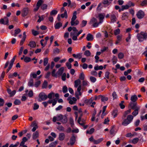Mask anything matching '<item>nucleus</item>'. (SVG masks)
<instances>
[{"mask_svg":"<svg viewBox=\"0 0 147 147\" xmlns=\"http://www.w3.org/2000/svg\"><path fill=\"white\" fill-rule=\"evenodd\" d=\"M9 22L8 18L6 17L0 20V24L4 25H8Z\"/></svg>","mask_w":147,"mask_h":147,"instance_id":"obj_9","label":"nucleus"},{"mask_svg":"<svg viewBox=\"0 0 147 147\" xmlns=\"http://www.w3.org/2000/svg\"><path fill=\"white\" fill-rule=\"evenodd\" d=\"M130 105L131 108L133 109H136L137 107H140L137 105V103L136 102H131Z\"/></svg>","mask_w":147,"mask_h":147,"instance_id":"obj_17","label":"nucleus"},{"mask_svg":"<svg viewBox=\"0 0 147 147\" xmlns=\"http://www.w3.org/2000/svg\"><path fill=\"white\" fill-rule=\"evenodd\" d=\"M8 93L10 95V96L11 97L13 96L16 93V91L13 90L12 91H11V90L9 88H8L7 89Z\"/></svg>","mask_w":147,"mask_h":147,"instance_id":"obj_19","label":"nucleus"},{"mask_svg":"<svg viewBox=\"0 0 147 147\" xmlns=\"http://www.w3.org/2000/svg\"><path fill=\"white\" fill-rule=\"evenodd\" d=\"M120 32V30L119 28H117L114 31V34L115 35H118Z\"/></svg>","mask_w":147,"mask_h":147,"instance_id":"obj_40","label":"nucleus"},{"mask_svg":"<svg viewBox=\"0 0 147 147\" xmlns=\"http://www.w3.org/2000/svg\"><path fill=\"white\" fill-rule=\"evenodd\" d=\"M139 141V139L138 138H134L131 140V143L134 144H136Z\"/></svg>","mask_w":147,"mask_h":147,"instance_id":"obj_44","label":"nucleus"},{"mask_svg":"<svg viewBox=\"0 0 147 147\" xmlns=\"http://www.w3.org/2000/svg\"><path fill=\"white\" fill-rule=\"evenodd\" d=\"M29 10L28 7L24 8L22 11V16L24 17L26 16L28 13Z\"/></svg>","mask_w":147,"mask_h":147,"instance_id":"obj_11","label":"nucleus"},{"mask_svg":"<svg viewBox=\"0 0 147 147\" xmlns=\"http://www.w3.org/2000/svg\"><path fill=\"white\" fill-rule=\"evenodd\" d=\"M140 107H137L136 109H134V111L132 113V114L134 116H136L138 114V111L140 110Z\"/></svg>","mask_w":147,"mask_h":147,"instance_id":"obj_18","label":"nucleus"},{"mask_svg":"<svg viewBox=\"0 0 147 147\" xmlns=\"http://www.w3.org/2000/svg\"><path fill=\"white\" fill-rule=\"evenodd\" d=\"M49 59L48 58H45L44 59V66H46L48 63Z\"/></svg>","mask_w":147,"mask_h":147,"instance_id":"obj_49","label":"nucleus"},{"mask_svg":"<svg viewBox=\"0 0 147 147\" xmlns=\"http://www.w3.org/2000/svg\"><path fill=\"white\" fill-rule=\"evenodd\" d=\"M16 56H15L14 57H13L12 59L10 61V63L9 66L8 67V68L7 70V73H8L9 71L11 69V68L13 65Z\"/></svg>","mask_w":147,"mask_h":147,"instance_id":"obj_15","label":"nucleus"},{"mask_svg":"<svg viewBox=\"0 0 147 147\" xmlns=\"http://www.w3.org/2000/svg\"><path fill=\"white\" fill-rule=\"evenodd\" d=\"M79 78L80 80H84L85 75L83 73H81L79 75Z\"/></svg>","mask_w":147,"mask_h":147,"instance_id":"obj_43","label":"nucleus"},{"mask_svg":"<svg viewBox=\"0 0 147 147\" xmlns=\"http://www.w3.org/2000/svg\"><path fill=\"white\" fill-rule=\"evenodd\" d=\"M133 118V116L132 115H128L127 116V118L123 120L122 123V125L124 126H127L132 121Z\"/></svg>","mask_w":147,"mask_h":147,"instance_id":"obj_3","label":"nucleus"},{"mask_svg":"<svg viewBox=\"0 0 147 147\" xmlns=\"http://www.w3.org/2000/svg\"><path fill=\"white\" fill-rule=\"evenodd\" d=\"M55 101L54 100H49L47 102H43L42 103L44 105V107H46L47 106L48 104H51L53 102H54L53 101Z\"/></svg>","mask_w":147,"mask_h":147,"instance_id":"obj_26","label":"nucleus"},{"mask_svg":"<svg viewBox=\"0 0 147 147\" xmlns=\"http://www.w3.org/2000/svg\"><path fill=\"white\" fill-rule=\"evenodd\" d=\"M117 131V130L115 128V126L113 125L111 127L110 131V133L111 135L113 136L115 135Z\"/></svg>","mask_w":147,"mask_h":147,"instance_id":"obj_12","label":"nucleus"},{"mask_svg":"<svg viewBox=\"0 0 147 147\" xmlns=\"http://www.w3.org/2000/svg\"><path fill=\"white\" fill-rule=\"evenodd\" d=\"M67 100L69 101V103L71 105H73L75 104L77 101L76 98L74 97H71L70 96L68 97Z\"/></svg>","mask_w":147,"mask_h":147,"instance_id":"obj_8","label":"nucleus"},{"mask_svg":"<svg viewBox=\"0 0 147 147\" xmlns=\"http://www.w3.org/2000/svg\"><path fill=\"white\" fill-rule=\"evenodd\" d=\"M24 61L25 62L28 63L31 61V59L29 57H26L24 59Z\"/></svg>","mask_w":147,"mask_h":147,"instance_id":"obj_39","label":"nucleus"},{"mask_svg":"<svg viewBox=\"0 0 147 147\" xmlns=\"http://www.w3.org/2000/svg\"><path fill=\"white\" fill-rule=\"evenodd\" d=\"M84 55L88 57L90 55L91 53L89 50H87L84 52Z\"/></svg>","mask_w":147,"mask_h":147,"instance_id":"obj_48","label":"nucleus"},{"mask_svg":"<svg viewBox=\"0 0 147 147\" xmlns=\"http://www.w3.org/2000/svg\"><path fill=\"white\" fill-rule=\"evenodd\" d=\"M87 23V21L86 20H83L82 21L81 24V26L82 27H84L86 26Z\"/></svg>","mask_w":147,"mask_h":147,"instance_id":"obj_42","label":"nucleus"},{"mask_svg":"<svg viewBox=\"0 0 147 147\" xmlns=\"http://www.w3.org/2000/svg\"><path fill=\"white\" fill-rule=\"evenodd\" d=\"M33 84V80L31 79L28 83V85L29 86H32Z\"/></svg>","mask_w":147,"mask_h":147,"instance_id":"obj_50","label":"nucleus"},{"mask_svg":"<svg viewBox=\"0 0 147 147\" xmlns=\"http://www.w3.org/2000/svg\"><path fill=\"white\" fill-rule=\"evenodd\" d=\"M131 71V69H129L127 71H124V74L125 76H127L128 74L130 73Z\"/></svg>","mask_w":147,"mask_h":147,"instance_id":"obj_60","label":"nucleus"},{"mask_svg":"<svg viewBox=\"0 0 147 147\" xmlns=\"http://www.w3.org/2000/svg\"><path fill=\"white\" fill-rule=\"evenodd\" d=\"M76 14L77 12L76 11H74L73 13L72 17L71 19V22L72 23L73 21H75L76 20L77 17H76Z\"/></svg>","mask_w":147,"mask_h":147,"instance_id":"obj_27","label":"nucleus"},{"mask_svg":"<svg viewBox=\"0 0 147 147\" xmlns=\"http://www.w3.org/2000/svg\"><path fill=\"white\" fill-rule=\"evenodd\" d=\"M123 57L124 54L122 53H120L118 55V57L119 59H122Z\"/></svg>","mask_w":147,"mask_h":147,"instance_id":"obj_61","label":"nucleus"},{"mask_svg":"<svg viewBox=\"0 0 147 147\" xmlns=\"http://www.w3.org/2000/svg\"><path fill=\"white\" fill-rule=\"evenodd\" d=\"M90 80L93 83L95 82L96 80V78L93 76H91L90 78Z\"/></svg>","mask_w":147,"mask_h":147,"instance_id":"obj_55","label":"nucleus"},{"mask_svg":"<svg viewBox=\"0 0 147 147\" xmlns=\"http://www.w3.org/2000/svg\"><path fill=\"white\" fill-rule=\"evenodd\" d=\"M89 24L90 25H92L94 28L98 27V25L100 24L99 22H97V20L94 18H93L91 19Z\"/></svg>","mask_w":147,"mask_h":147,"instance_id":"obj_5","label":"nucleus"},{"mask_svg":"<svg viewBox=\"0 0 147 147\" xmlns=\"http://www.w3.org/2000/svg\"><path fill=\"white\" fill-rule=\"evenodd\" d=\"M122 35H118L116 37L117 40L118 41H121L122 40Z\"/></svg>","mask_w":147,"mask_h":147,"instance_id":"obj_56","label":"nucleus"},{"mask_svg":"<svg viewBox=\"0 0 147 147\" xmlns=\"http://www.w3.org/2000/svg\"><path fill=\"white\" fill-rule=\"evenodd\" d=\"M44 16L43 15L42 16H38V17L39 18V19L38 20L37 22H40L42 20H43L44 19Z\"/></svg>","mask_w":147,"mask_h":147,"instance_id":"obj_54","label":"nucleus"},{"mask_svg":"<svg viewBox=\"0 0 147 147\" xmlns=\"http://www.w3.org/2000/svg\"><path fill=\"white\" fill-rule=\"evenodd\" d=\"M108 47H104L103 48L101 49L100 50L101 53H103L105 51H106L108 49Z\"/></svg>","mask_w":147,"mask_h":147,"instance_id":"obj_62","label":"nucleus"},{"mask_svg":"<svg viewBox=\"0 0 147 147\" xmlns=\"http://www.w3.org/2000/svg\"><path fill=\"white\" fill-rule=\"evenodd\" d=\"M60 15L62 18H65L66 19L68 17V16L66 10H65L64 13L60 14Z\"/></svg>","mask_w":147,"mask_h":147,"instance_id":"obj_29","label":"nucleus"},{"mask_svg":"<svg viewBox=\"0 0 147 147\" xmlns=\"http://www.w3.org/2000/svg\"><path fill=\"white\" fill-rule=\"evenodd\" d=\"M81 81L79 79H78L74 81V86L75 88H77V90L75 93L76 97L78 99H79V96L81 95L82 92H81L82 86L81 85Z\"/></svg>","mask_w":147,"mask_h":147,"instance_id":"obj_1","label":"nucleus"},{"mask_svg":"<svg viewBox=\"0 0 147 147\" xmlns=\"http://www.w3.org/2000/svg\"><path fill=\"white\" fill-rule=\"evenodd\" d=\"M112 115L113 116L114 118L115 117L117 116L118 114V111L117 110H114L112 113Z\"/></svg>","mask_w":147,"mask_h":147,"instance_id":"obj_47","label":"nucleus"},{"mask_svg":"<svg viewBox=\"0 0 147 147\" xmlns=\"http://www.w3.org/2000/svg\"><path fill=\"white\" fill-rule=\"evenodd\" d=\"M39 133L37 131L34 133L32 135V138L34 139H35L38 136Z\"/></svg>","mask_w":147,"mask_h":147,"instance_id":"obj_33","label":"nucleus"},{"mask_svg":"<svg viewBox=\"0 0 147 147\" xmlns=\"http://www.w3.org/2000/svg\"><path fill=\"white\" fill-rule=\"evenodd\" d=\"M79 23V21L77 20H76L74 21L73 22H71V24L72 26H75L78 25Z\"/></svg>","mask_w":147,"mask_h":147,"instance_id":"obj_36","label":"nucleus"},{"mask_svg":"<svg viewBox=\"0 0 147 147\" xmlns=\"http://www.w3.org/2000/svg\"><path fill=\"white\" fill-rule=\"evenodd\" d=\"M61 79L63 81H65L66 80V74L65 73H63L62 75H61Z\"/></svg>","mask_w":147,"mask_h":147,"instance_id":"obj_53","label":"nucleus"},{"mask_svg":"<svg viewBox=\"0 0 147 147\" xmlns=\"http://www.w3.org/2000/svg\"><path fill=\"white\" fill-rule=\"evenodd\" d=\"M144 15V12L141 10L139 11L136 14L137 17L139 19L143 18Z\"/></svg>","mask_w":147,"mask_h":147,"instance_id":"obj_10","label":"nucleus"},{"mask_svg":"<svg viewBox=\"0 0 147 147\" xmlns=\"http://www.w3.org/2000/svg\"><path fill=\"white\" fill-rule=\"evenodd\" d=\"M64 68L63 67L60 68L59 70L57 72V75H62L63 72L64 71Z\"/></svg>","mask_w":147,"mask_h":147,"instance_id":"obj_25","label":"nucleus"},{"mask_svg":"<svg viewBox=\"0 0 147 147\" xmlns=\"http://www.w3.org/2000/svg\"><path fill=\"white\" fill-rule=\"evenodd\" d=\"M65 137V135L64 133H60L59 135V139L60 140H63Z\"/></svg>","mask_w":147,"mask_h":147,"instance_id":"obj_34","label":"nucleus"},{"mask_svg":"<svg viewBox=\"0 0 147 147\" xmlns=\"http://www.w3.org/2000/svg\"><path fill=\"white\" fill-rule=\"evenodd\" d=\"M105 14L104 13H100L98 15V17L100 22H99V24H101L103 22V20L105 18Z\"/></svg>","mask_w":147,"mask_h":147,"instance_id":"obj_16","label":"nucleus"},{"mask_svg":"<svg viewBox=\"0 0 147 147\" xmlns=\"http://www.w3.org/2000/svg\"><path fill=\"white\" fill-rule=\"evenodd\" d=\"M76 141V138L75 136L73 135L70 138L69 142L70 144L72 145H73Z\"/></svg>","mask_w":147,"mask_h":147,"instance_id":"obj_20","label":"nucleus"},{"mask_svg":"<svg viewBox=\"0 0 147 147\" xmlns=\"http://www.w3.org/2000/svg\"><path fill=\"white\" fill-rule=\"evenodd\" d=\"M47 82L46 81H45L42 85V88H46L47 87Z\"/></svg>","mask_w":147,"mask_h":147,"instance_id":"obj_51","label":"nucleus"},{"mask_svg":"<svg viewBox=\"0 0 147 147\" xmlns=\"http://www.w3.org/2000/svg\"><path fill=\"white\" fill-rule=\"evenodd\" d=\"M73 56L76 58L80 59L82 57V53H78L77 54H74L72 55Z\"/></svg>","mask_w":147,"mask_h":147,"instance_id":"obj_28","label":"nucleus"},{"mask_svg":"<svg viewBox=\"0 0 147 147\" xmlns=\"http://www.w3.org/2000/svg\"><path fill=\"white\" fill-rule=\"evenodd\" d=\"M21 103V102L18 99H16L14 102V104L15 105H19Z\"/></svg>","mask_w":147,"mask_h":147,"instance_id":"obj_57","label":"nucleus"},{"mask_svg":"<svg viewBox=\"0 0 147 147\" xmlns=\"http://www.w3.org/2000/svg\"><path fill=\"white\" fill-rule=\"evenodd\" d=\"M62 23L61 22H59L56 23V29H59L62 26Z\"/></svg>","mask_w":147,"mask_h":147,"instance_id":"obj_31","label":"nucleus"},{"mask_svg":"<svg viewBox=\"0 0 147 147\" xmlns=\"http://www.w3.org/2000/svg\"><path fill=\"white\" fill-rule=\"evenodd\" d=\"M68 6H70V7H72L75 6V4L74 3H71V1H68Z\"/></svg>","mask_w":147,"mask_h":147,"instance_id":"obj_59","label":"nucleus"},{"mask_svg":"<svg viewBox=\"0 0 147 147\" xmlns=\"http://www.w3.org/2000/svg\"><path fill=\"white\" fill-rule=\"evenodd\" d=\"M21 32V30L19 28H17L15 30V33L13 35L14 36H16L17 34L20 33Z\"/></svg>","mask_w":147,"mask_h":147,"instance_id":"obj_37","label":"nucleus"},{"mask_svg":"<svg viewBox=\"0 0 147 147\" xmlns=\"http://www.w3.org/2000/svg\"><path fill=\"white\" fill-rule=\"evenodd\" d=\"M103 67L102 65L98 66V65H96L94 67V69L95 70H102L103 69Z\"/></svg>","mask_w":147,"mask_h":147,"instance_id":"obj_32","label":"nucleus"},{"mask_svg":"<svg viewBox=\"0 0 147 147\" xmlns=\"http://www.w3.org/2000/svg\"><path fill=\"white\" fill-rule=\"evenodd\" d=\"M90 83L87 80H84L82 81V85L84 86L88 87L90 86Z\"/></svg>","mask_w":147,"mask_h":147,"instance_id":"obj_21","label":"nucleus"},{"mask_svg":"<svg viewBox=\"0 0 147 147\" xmlns=\"http://www.w3.org/2000/svg\"><path fill=\"white\" fill-rule=\"evenodd\" d=\"M28 96L30 97H31L33 96V92L32 90L30 91L28 94Z\"/></svg>","mask_w":147,"mask_h":147,"instance_id":"obj_64","label":"nucleus"},{"mask_svg":"<svg viewBox=\"0 0 147 147\" xmlns=\"http://www.w3.org/2000/svg\"><path fill=\"white\" fill-rule=\"evenodd\" d=\"M28 45L31 48H34L36 47V45L34 42L31 41L30 42Z\"/></svg>","mask_w":147,"mask_h":147,"instance_id":"obj_30","label":"nucleus"},{"mask_svg":"<svg viewBox=\"0 0 147 147\" xmlns=\"http://www.w3.org/2000/svg\"><path fill=\"white\" fill-rule=\"evenodd\" d=\"M128 16V12H125L122 15V19L123 20H125V19L127 18Z\"/></svg>","mask_w":147,"mask_h":147,"instance_id":"obj_38","label":"nucleus"},{"mask_svg":"<svg viewBox=\"0 0 147 147\" xmlns=\"http://www.w3.org/2000/svg\"><path fill=\"white\" fill-rule=\"evenodd\" d=\"M39 97L42 100H45L47 98V96L44 92H42L40 93Z\"/></svg>","mask_w":147,"mask_h":147,"instance_id":"obj_14","label":"nucleus"},{"mask_svg":"<svg viewBox=\"0 0 147 147\" xmlns=\"http://www.w3.org/2000/svg\"><path fill=\"white\" fill-rule=\"evenodd\" d=\"M131 112V109H129L127 110L126 111L124 114V116L125 117H126V115L130 113Z\"/></svg>","mask_w":147,"mask_h":147,"instance_id":"obj_52","label":"nucleus"},{"mask_svg":"<svg viewBox=\"0 0 147 147\" xmlns=\"http://www.w3.org/2000/svg\"><path fill=\"white\" fill-rule=\"evenodd\" d=\"M68 91V88L66 86H64L62 88V91L64 93H65Z\"/></svg>","mask_w":147,"mask_h":147,"instance_id":"obj_46","label":"nucleus"},{"mask_svg":"<svg viewBox=\"0 0 147 147\" xmlns=\"http://www.w3.org/2000/svg\"><path fill=\"white\" fill-rule=\"evenodd\" d=\"M116 13V12L115 11H112L111 13V22L113 23L116 20V18L115 15Z\"/></svg>","mask_w":147,"mask_h":147,"instance_id":"obj_13","label":"nucleus"},{"mask_svg":"<svg viewBox=\"0 0 147 147\" xmlns=\"http://www.w3.org/2000/svg\"><path fill=\"white\" fill-rule=\"evenodd\" d=\"M137 37L140 42H142L146 39L147 34L144 32H141L137 34Z\"/></svg>","mask_w":147,"mask_h":147,"instance_id":"obj_2","label":"nucleus"},{"mask_svg":"<svg viewBox=\"0 0 147 147\" xmlns=\"http://www.w3.org/2000/svg\"><path fill=\"white\" fill-rule=\"evenodd\" d=\"M98 97L101 98V100L102 102L107 101L108 100V97L101 95H99Z\"/></svg>","mask_w":147,"mask_h":147,"instance_id":"obj_24","label":"nucleus"},{"mask_svg":"<svg viewBox=\"0 0 147 147\" xmlns=\"http://www.w3.org/2000/svg\"><path fill=\"white\" fill-rule=\"evenodd\" d=\"M138 98L137 96L136 95L132 96L130 98V100L133 102H135L137 100Z\"/></svg>","mask_w":147,"mask_h":147,"instance_id":"obj_22","label":"nucleus"},{"mask_svg":"<svg viewBox=\"0 0 147 147\" xmlns=\"http://www.w3.org/2000/svg\"><path fill=\"white\" fill-rule=\"evenodd\" d=\"M94 129L93 128L89 130H87L86 131V133L89 134H92L94 131Z\"/></svg>","mask_w":147,"mask_h":147,"instance_id":"obj_45","label":"nucleus"},{"mask_svg":"<svg viewBox=\"0 0 147 147\" xmlns=\"http://www.w3.org/2000/svg\"><path fill=\"white\" fill-rule=\"evenodd\" d=\"M56 120L60 121L63 123H65L67 122V119L66 116L59 114L56 116Z\"/></svg>","mask_w":147,"mask_h":147,"instance_id":"obj_4","label":"nucleus"},{"mask_svg":"<svg viewBox=\"0 0 147 147\" xmlns=\"http://www.w3.org/2000/svg\"><path fill=\"white\" fill-rule=\"evenodd\" d=\"M103 138H101L99 139L98 140H94V143L95 144H99V143L101 142V141H103Z\"/></svg>","mask_w":147,"mask_h":147,"instance_id":"obj_35","label":"nucleus"},{"mask_svg":"<svg viewBox=\"0 0 147 147\" xmlns=\"http://www.w3.org/2000/svg\"><path fill=\"white\" fill-rule=\"evenodd\" d=\"M69 122L71 127H73V126L74 125V119L72 118H70L69 119Z\"/></svg>","mask_w":147,"mask_h":147,"instance_id":"obj_58","label":"nucleus"},{"mask_svg":"<svg viewBox=\"0 0 147 147\" xmlns=\"http://www.w3.org/2000/svg\"><path fill=\"white\" fill-rule=\"evenodd\" d=\"M110 2L109 1H104V2L102 3H100L98 5L97 9L98 10H100L101 8L102 7L103 5H104L105 6H107L109 5Z\"/></svg>","mask_w":147,"mask_h":147,"instance_id":"obj_6","label":"nucleus"},{"mask_svg":"<svg viewBox=\"0 0 147 147\" xmlns=\"http://www.w3.org/2000/svg\"><path fill=\"white\" fill-rule=\"evenodd\" d=\"M47 98H49L50 100H55L52 103V106H54L55 105V94L53 92H51L47 96Z\"/></svg>","mask_w":147,"mask_h":147,"instance_id":"obj_7","label":"nucleus"},{"mask_svg":"<svg viewBox=\"0 0 147 147\" xmlns=\"http://www.w3.org/2000/svg\"><path fill=\"white\" fill-rule=\"evenodd\" d=\"M112 61H113V64H116L117 61V57L114 56H113L112 59Z\"/></svg>","mask_w":147,"mask_h":147,"instance_id":"obj_41","label":"nucleus"},{"mask_svg":"<svg viewBox=\"0 0 147 147\" xmlns=\"http://www.w3.org/2000/svg\"><path fill=\"white\" fill-rule=\"evenodd\" d=\"M86 39L88 41H91L93 39V37L91 34L89 33L88 34Z\"/></svg>","mask_w":147,"mask_h":147,"instance_id":"obj_23","label":"nucleus"},{"mask_svg":"<svg viewBox=\"0 0 147 147\" xmlns=\"http://www.w3.org/2000/svg\"><path fill=\"white\" fill-rule=\"evenodd\" d=\"M112 96L113 100L117 99V96L116 94V92H113L112 94Z\"/></svg>","mask_w":147,"mask_h":147,"instance_id":"obj_63","label":"nucleus"}]
</instances>
